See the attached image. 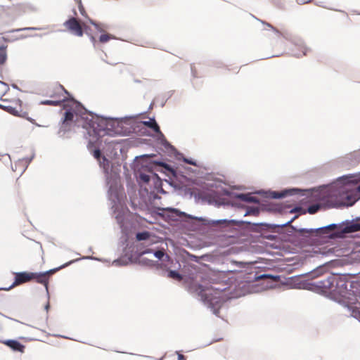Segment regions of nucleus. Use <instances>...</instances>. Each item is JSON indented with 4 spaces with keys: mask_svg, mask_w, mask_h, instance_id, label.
<instances>
[{
    "mask_svg": "<svg viewBox=\"0 0 360 360\" xmlns=\"http://www.w3.org/2000/svg\"><path fill=\"white\" fill-rule=\"evenodd\" d=\"M359 219L347 221L338 226L336 224H330L325 227L318 229H301L297 231L299 235L302 237L312 238L314 236H321L328 234L330 231L338 229L339 234L350 233L360 231Z\"/></svg>",
    "mask_w": 360,
    "mask_h": 360,
    "instance_id": "nucleus-1",
    "label": "nucleus"
},
{
    "mask_svg": "<svg viewBox=\"0 0 360 360\" xmlns=\"http://www.w3.org/2000/svg\"><path fill=\"white\" fill-rule=\"evenodd\" d=\"M0 108L21 117H27L29 115L22 101L16 96H11L8 94L1 98Z\"/></svg>",
    "mask_w": 360,
    "mask_h": 360,
    "instance_id": "nucleus-2",
    "label": "nucleus"
},
{
    "mask_svg": "<svg viewBox=\"0 0 360 360\" xmlns=\"http://www.w3.org/2000/svg\"><path fill=\"white\" fill-rule=\"evenodd\" d=\"M65 107H70L69 110H67L64 115L63 124L60 127V131L65 132L69 130L70 122L73 120L74 115L77 113V109L79 108V103L71 100L68 101V103L65 105Z\"/></svg>",
    "mask_w": 360,
    "mask_h": 360,
    "instance_id": "nucleus-3",
    "label": "nucleus"
},
{
    "mask_svg": "<svg viewBox=\"0 0 360 360\" xmlns=\"http://www.w3.org/2000/svg\"><path fill=\"white\" fill-rule=\"evenodd\" d=\"M46 94L53 100H58L60 105V103L67 101L66 95H68L69 93L62 85L56 84L49 86L46 89Z\"/></svg>",
    "mask_w": 360,
    "mask_h": 360,
    "instance_id": "nucleus-4",
    "label": "nucleus"
},
{
    "mask_svg": "<svg viewBox=\"0 0 360 360\" xmlns=\"http://www.w3.org/2000/svg\"><path fill=\"white\" fill-rule=\"evenodd\" d=\"M68 265V263L62 265L58 268H55L49 271H46L44 273H34V276H32V280H35L38 283L42 284L45 286L46 290H48V285H49V280L50 276L55 274L58 270L61 269L62 268L67 266Z\"/></svg>",
    "mask_w": 360,
    "mask_h": 360,
    "instance_id": "nucleus-5",
    "label": "nucleus"
},
{
    "mask_svg": "<svg viewBox=\"0 0 360 360\" xmlns=\"http://www.w3.org/2000/svg\"><path fill=\"white\" fill-rule=\"evenodd\" d=\"M65 28L72 34L77 36H83V29L80 22L75 18L72 17L64 22Z\"/></svg>",
    "mask_w": 360,
    "mask_h": 360,
    "instance_id": "nucleus-6",
    "label": "nucleus"
},
{
    "mask_svg": "<svg viewBox=\"0 0 360 360\" xmlns=\"http://www.w3.org/2000/svg\"><path fill=\"white\" fill-rule=\"evenodd\" d=\"M196 291L201 297L206 302H209L211 304H217L218 301H215V299L219 298V296H215L214 298L210 297V295H212L211 292V289L204 288L201 285H198L196 286Z\"/></svg>",
    "mask_w": 360,
    "mask_h": 360,
    "instance_id": "nucleus-7",
    "label": "nucleus"
},
{
    "mask_svg": "<svg viewBox=\"0 0 360 360\" xmlns=\"http://www.w3.org/2000/svg\"><path fill=\"white\" fill-rule=\"evenodd\" d=\"M33 272H19L15 274V281L13 284V286L19 285L20 284L32 281Z\"/></svg>",
    "mask_w": 360,
    "mask_h": 360,
    "instance_id": "nucleus-8",
    "label": "nucleus"
},
{
    "mask_svg": "<svg viewBox=\"0 0 360 360\" xmlns=\"http://www.w3.org/2000/svg\"><path fill=\"white\" fill-rule=\"evenodd\" d=\"M4 343L14 351L24 352L25 346L17 340H10L5 341Z\"/></svg>",
    "mask_w": 360,
    "mask_h": 360,
    "instance_id": "nucleus-9",
    "label": "nucleus"
},
{
    "mask_svg": "<svg viewBox=\"0 0 360 360\" xmlns=\"http://www.w3.org/2000/svg\"><path fill=\"white\" fill-rule=\"evenodd\" d=\"M143 124L145 126L152 129L155 133L161 134L160 127L155 119H150L148 121H144L143 122Z\"/></svg>",
    "mask_w": 360,
    "mask_h": 360,
    "instance_id": "nucleus-10",
    "label": "nucleus"
},
{
    "mask_svg": "<svg viewBox=\"0 0 360 360\" xmlns=\"http://www.w3.org/2000/svg\"><path fill=\"white\" fill-rule=\"evenodd\" d=\"M238 198L243 201L248 202L259 203V199L255 196H252L250 194H240L238 195Z\"/></svg>",
    "mask_w": 360,
    "mask_h": 360,
    "instance_id": "nucleus-11",
    "label": "nucleus"
},
{
    "mask_svg": "<svg viewBox=\"0 0 360 360\" xmlns=\"http://www.w3.org/2000/svg\"><path fill=\"white\" fill-rule=\"evenodd\" d=\"M7 60V46H0V65H4Z\"/></svg>",
    "mask_w": 360,
    "mask_h": 360,
    "instance_id": "nucleus-12",
    "label": "nucleus"
},
{
    "mask_svg": "<svg viewBox=\"0 0 360 360\" xmlns=\"http://www.w3.org/2000/svg\"><path fill=\"white\" fill-rule=\"evenodd\" d=\"M231 263L232 264H235L239 268L243 269L247 267L248 265L252 264L253 262H243V261H236V260H231Z\"/></svg>",
    "mask_w": 360,
    "mask_h": 360,
    "instance_id": "nucleus-13",
    "label": "nucleus"
},
{
    "mask_svg": "<svg viewBox=\"0 0 360 360\" xmlns=\"http://www.w3.org/2000/svg\"><path fill=\"white\" fill-rule=\"evenodd\" d=\"M168 277L173 278L174 280L179 281H180L183 279V276L180 274H179L177 271H173V270H170L168 272Z\"/></svg>",
    "mask_w": 360,
    "mask_h": 360,
    "instance_id": "nucleus-14",
    "label": "nucleus"
},
{
    "mask_svg": "<svg viewBox=\"0 0 360 360\" xmlns=\"http://www.w3.org/2000/svg\"><path fill=\"white\" fill-rule=\"evenodd\" d=\"M150 234L149 232L143 231V232L138 233L136 236V238L138 240H144L148 239L150 238Z\"/></svg>",
    "mask_w": 360,
    "mask_h": 360,
    "instance_id": "nucleus-15",
    "label": "nucleus"
},
{
    "mask_svg": "<svg viewBox=\"0 0 360 360\" xmlns=\"http://www.w3.org/2000/svg\"><path fill=\"white\" fill-rule=\"evenodd\" d=\"M112 39H114V37L112 35L109 34H103L99 37V41L103 44L108 42L109 40Z\"/></svg>",
    "mask_w": 360,
    "mask_h": 360,
    "instance_id": "nucleus-16",
    "label": "nucleus"
},
{
    "mask_svg": "<svg viewBox=\"0 0 360 360\" xmlns=\"http://www.w3.org/2000/svg\"><path fill=\"white\" fill-rule=\"evenodd\" d=\"M91 23L95 27V28L101 32H104L106 29H108V26L106 25H104V24H99V23H96V22H94L93 21H91Z\"/></svg>",
    "mask_w": 360,
    "mask_h": 360,
    "instance_id": "nucleus-17",
    "label": "nucleus"
},
{
    "mask_svg": "<svg viewBox=\"0 0 360 360\" xmlns=\"http://www.w3.org/2000/svg\"><path fill=\"white\" fill-rule=\"evenodd\" d=\"M43 105H53V106H57L59 105V101L58 100H44L41 102Z\"/></svg>",
    "mask_w": 360,
    "mask_h": 360,
    "instance_id": "nucleus-18",
    "label": "nucleus"
},
{
    "mask_svg": "<svg viewBox=\"0 0 360 360\" xmlns=\"http://www.w3.org/2000/svg\"><path fill=\"white\" fill-rule=\"evenodd\" d=\"M259 214V210L258 208H255V207H251V208H249L246 212V214L245 215H257Z\"/></svg>",
    "mask_w": 360,
    "mask_h": 360,
    "instance_id": "nucleus-19",
    "label": "nucleus"
},
{
    "mask_svg": "<svg viewBox=\"0 0 360 360\" xmlns=\"http://www.w3.org/2000/svg\"><path fill=\"white\" fill-rule=\"evenodd\" d=\"M319 209V206L317 205H311L308 208V212L310 214L316 213Z\"/></svg>",
    "mask_w": 360,
    "mask_h": 360,
    "instance_id": "nucleus-20",
    "label": "nucleus"
},
{
    "mask_svg": "<svg viewBox=\"0 0 360 360\" xmlns=\"http://www.w3.org/2000/svg\"><path fill=\"white\" fill-rule=\"evenodd\" d=\"M79 12L80 13L83 15V16H85L86 15V11L82 4V1L81 0H79Z\"/></svg>",
    "mask_w": 360,
    "mask_h": 360,
    "instance_id": "nucleus-21",
    "label": "nucleus"
},
{
    "mask_svg": "<svg viewBox=\"0 0 360 360\" xmlns=\"http://www.w3.org/2000/svg\"><path fill=\"white\" fill-rule=\"evenodd\" d=\"M154 255L157 258L161 259L163 257L165 253L162 250H157L155 252Z\"/></svg>",
    "mask_w": 360,
    "mask_h": 360,
    "instance_id": "nucleus-22",
    "label": "nucleus"
},
{
    "mask_svg": "<svg viewBox=\"0 0 360 360\" xmlns=\"http://www.w3.org/2000/svg\"><path fill=\"white\" fill-rule=\"evenodd\" d=\"M284 196L283 193H277V192H273L271 193V198H281Z\"/></svg>",
    "mask_w": 360,
    "mask_h": 360,
    "instance_id": "nucleus-23",
    "label": "nucleus"
},
{
    "mask_svg": "<svg viewBox=\"0 0 360 360\" xmlns=\"http://www.w3.org/2000/svg\"><path fill=\"white\" fill-rule=\"evenodd\" d=\"M140 177L141 179L143 180L144 182L148 183L150 181V176L147 174H141Z\"/></svg>",
    "mask_w": 360,
    "mask_h": 360,
    "instance_id": "nucleus-24",
    "label": "nucleus"
},
{
    "mask_svg": "<svg viewBox=\"0 0 360 360\" xmlns=\"http://www.w3.org/2000/svg\"><path fill=\"white\" fill-rule=\"evenodd\" d=\"M101 155V150L99 149H96L94 150V156L96 158V159H99Z\"/></svg>",
    "mask_w": 360,
    "mask_h": 360,
    "instance_id": "nucleus-25",
    "label": "nucleus"
},
{
    "mask_svg": "<svg viewBox=\"0 0 360 360\" xmlns=\"http://www.w3.org/2000/svg\"><path fill=\"white\" fill-rule=\"evenodd\" d=\"M32 160V158H24L22 159L21 161L25 163V165H27Z\"/></svg>",
    "mask_w": 360,
    "mask_h": 360,
    "instance_id": "nucleus-26",
    "label": "nucleus"
},
{
    "mask_svg": "<svg viewBox=\"0 0 360 360\" xmlns=\"http://www.w3.org/2000/svg\"><path fill=\"white\" fill-rule=\"evenodd\" d=\"M184 162H186V163H188V164H190V165H195V162H193V160H188V159H186V158H184Z\"/></svg>",
    "mask_w": 360,
    "mask_h": 360,
    "instance_id": "nucleus-27",
    "label": "nucleus"
},
{
    "mask_svg": "<svg viewBox=\"0 0 360 360\" xmlns=\"http://www.w3.org/2000/svg\"><path fill=\"white\" fill-rule=\"evenodd\" d=\"M356 191L359 193V198H360V184L356 187Z\"/></svg>",
    "mask_w": 360,
    "mask_h": 360,
    "instance_id": "nucleus-28",
    "label": "nucleus"
},
{
    "mask_svg": "<svg viewBox=\"0 0 360 360\" xmlns=\"http://www.w3.org/2000/svg\"><path fill=\"white\" fill-rule=\"evenodd\" d=\"M102 131H105V129H104V128H103V129H100L98 130V131L97 132V134H98V136H101L100 133H101Z\"/></svg>",
    "mask_w": 360,
    "mask_h": 360,
    "instance_id": "nucleus-29",
    "label": "nucleus"
},
{
    "mask_svg": "<svg viewBox=\"0 0 360 360\" xmlns=\"http://www.w3.org/2000/svg\"><path fill=\"white\" fill-rule=\"evenodd\" d=\"M179 360H184V356L183 354L179 355Z\"/></svg>",
    "mask_w": 360,
    "mask_h": 360,
    "instance_id": "nucleus-30",
    "label": "nucleus"
},
{
    "mask_svg": "<svg viewBox=\"0 0 360 360\" xmlns=\"http://www.w3.org/2000/svg\"><path fill=\"white\" fill-rule=\"evenodd\" d=\"M304 51L303 52L304 55L305 56L307 54V51L309 50L307 48H304Z\"/></svg>",
    "mask_w": 360,
    "mask_h": 360,
    "instance_id": "nucleus-31",
    "label": "nucleus"
},
{
    "mask_svg": "<svg viewBox=\"0 0 360 360\" xmlns=\"http://www.w3.org/2000/svg\"><path fill=\"white\" fill-rule=\"evenodd\" d=\"M150 252V250H148L143 251V252H142V254L148 253V252Z\"/></svg>",
    "mask_w": 360,
    "mask_h": 360,
    "instance_id": "nucleus-32",
    "label": "nucleus"
},
{
    "mask_svg": "<svg viewBox=\"0 0 360 360\" xmlns=\"http://www.w3.org/2000/svg\"><path fill=\"white\" fill-rule=\"evenodd\" d=\"M49 308V304L48 303V304L46 305V311H48Z\"/></svg>",
    "mask_w": 360,
    "mask_h": 360,
    "instance_id": "nucleus-33",
    "label": "nucleus"
},
{
    "mask_svg": "<svg viewBox=\"0 0 360 360\" xmlns=\"http://www.w3.org/2000/svg\"><path fill=\"white\" fill-rule=\"evenodd\" d=\"M214 294H215V295H219V294H220V292H219V291H214Z\"/></svg>",
    "mask_w": 360,
    "mask_h": 360,
    "instance_id": "nucleus-34",
    "label": "nucleus"
},
{
    "mask_svg": "<svg viewBox=\"0 0 360 360\" xmlns=\"http://www.w3.org/2000/svg\"><path fill=\"white\" fill-rule=\"evenodd\" d=\"M291 222H292V220H291V221H288V222L287 223V224H290Z\"/></svg>",
    "mask_w": 360,
    "mask_h": 360,
    "instance_id": "nucleus-35",
    "label": "nucleus"
}]
</instances>
